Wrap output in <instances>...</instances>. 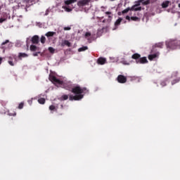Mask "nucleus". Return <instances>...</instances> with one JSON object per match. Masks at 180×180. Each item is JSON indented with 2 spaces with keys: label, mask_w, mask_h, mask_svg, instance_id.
<instances>
[{
  "label": "nucleus",
  "mask_w": 180,
  "mask_h": 180,
  "mask_svg": "<svg viewBox=\"0 0 180 180\" xmlns=\"http://www.w3.org/2000/svg\"><path fill=\"white\" fill-rule=\"evenodd\" d=\"M68 99V95L65 94L60 97L61 101H67Z\"/></svg>",
  "instance_id": "nucleus-27"
},
{
  "label": "nucleus",
  "mask_w": 180,
  "mask_h": 180,
  "mask_svg": "<svg viewBox=\"0 0 180 180\" xmlns=\"http://www.w3.org/2000/svg\"><path fill=\"white\" fill-rule=\"evenodd\" d=\"M50 11H49V10H46V13H45V16H47V15H49V13Z\"/></svg>",
  "instance_id": "nucleus-42"
},
{
  "label": "nucleus",
  "mask_w": 180,
  "mask_h": 180,
  "mask_svg": "<svg viewBox=\"0 0 180 180\" xmlns=\"http://www.w3.org/2000/svg\"><path fill=\"white\" fill-rule=\"evenodd\" d=\"M118 15L120 16V15H122V12H118Z\"/></svg>",
  "instance_id": "nucleus-46"
},
{
  "label": "nucleus",
  "mask_w": 180,
  "mask_h": 180,
  "mask_svg": "<svg viewBox=\"0 0 180 180\" xmlns=\"http://www.w3.org/2000/svg\"><path fill=\"white\" fill-rule=\"evenodd\" d=\"M141 4H142V5H150V0H140Z\"/></svg>",
  "instance_id": "nucleus-17"
},
{
  "label": "nucleus",
  "mask_w": 180,
  "mask_h": 180,
  "mask_svg": "<svg viewBox=\"0 0 180 180\" xmlns=\"http://www.w3.org/2000/svg\"><path fill=\"white\" fill-rule=\"evenodd\" d=\"M40 41L41 44H44V43H46V37L41 36L40 39Z\"/></svg>",
  "instance_id": "nucleus-25"
},
{
  "label": "nucleus",
  "mask_w": 180,
  "mask_h": 180,
  "mask_svg": "<svg viewBox=\"0 0 180 180\" xmlns=\"http://www.w3.org/2000/svg\"><path fill=\"white\" fill-rule=\"evenodd\" d=\"M1 105H2V106H5L6 105V103L1 101Z\"/></svg>",
  "instance_id": "nucleus-43"
},
{
  "label": "nucleus",
  "mask_w": 180,
  "mask_h": 180,
  "mask_svg": "<svg viewBox=\"0 0 180 180\" xmlns=\"http://www.w3.org/2000/svg\"><path fill=\"white\" fill-rule=\"evenodd\" d=\"M122 20H123V18H119L115 22V27H117V26L120 25V23H122Z\"/></svg>",
  "instance_id": "nucleus-12"
},
{
  "label": "nucleus",
  "mask_w": 180,
  "mask_h": 180,
  "mask_svg": "<svg viewBox=\"0 0 180 180\" xmlns=\"http://www.w3.org/2000/svg\"><path fill=\"white\" fill-rule=\"evenodd\" d=\"M88 4H89V0H80L77 2V6L81 8L82 6H86Z\"/></svg>",
  "instance_id": "nucleus-8"
},
{
  "label": "nucleus",
  "mask_w": 180,
  "mask_h": 180,
  "mask_svg": "<svg viewBox=\"0 0 180 180\" xmlns=\"http://www.w3.org/2000/svg\"><path fill=\"white\" fill-rule=\"evenodd\" d=\"M64 30H71V28L70 27H65Z\"/></svg>",
  "instance_id": "nucleus-40"
},
{
  "label": "nucleus",
  "mask_w": 180,
  "mask_h": 180,
  "mask_svg": "<svg viewBox=\"0 0 180 180\" xmlns=\"http://www.w3.org/2000/svg\"><path fill=\"white\" fill-rule=\"evenodd\" d=\"M48 50H49V51L50 53H51L52 54H54V51H56V49H54V48H53V47H49V48L48 49Z\"/></svg>",
  "instance_id": "nucleus-30"
},
{
  "label": "nucleus",
  "mask_w": 180,
  "mask_h": 180,
  "mask_svg": "<svg viewBox=\"0 0 180 180\" xmlns=\"http://www.w3.org/2000/svg\"><path fill=\"white\" fill-rule=\"evenodd\" d=\"M49 110H56V111H57V109H56L55 105H51L49 106Z\"/></svg>",
  "instance_id": "nucleus-32"
},
{
  "label": "nucleus",
  "mask_w": 180,
  "mask_h": 180,
  "mask_svg": "<svg viewBox=\"0 0 180 180\" xmlns=\"http://www.w3.org/2000/svg\"><path fill=\"white\" fill-rule=\"evenodd\" d=\"M166 46L169 50H175L179 49L180 50V41L176 39H169L166 41Z\"/></svg>",
  "instance_id": "nucleus-1"
},
{
  "label": "nucleus",
  "mask_w": 180,
  "mask_h": 180,
  "mask_svg": "<svg viewBox=\"0 0 180 180\" xmlns=\"http://www.w3.org/2000/svg\"><path fill=\"white\" fill-rule=\"evenodd\" d=\"M38 102L41 105H44V103H46V99H44V98H41L38 99Z\"/></svg>",
  "instance_id": "nucleus-20"
},
{
  "label": "nucleus",
  "mask_w": 180,
  "mask_h": 180,
  "mask_svg": "<svg viewBox=\"0 0 180 180\" xmlns=\"http://www.w3.org/2000/svg\"><path fill=\"white\" fill-rule=\"evenodd\" d=\"M140 5H141V1H140V0L136 1L135 4L131 6V10L136 12H137V11H141V6H140Z\"/></svg>",
  "instance_id": "nucleus-5"
},
{
  "label": "nucleus",
  "mask_w": 180,
  "mask_h": 180,
  "mask_svg": "<svg viewBox=\"0 0 180 180\" xmlns=\"http://www.w3.org/2000/svg\"><path fill=\"white\" fill-rule=\"evenodd\" d=\"M77 1H78V0H66L65 1V4L66 5H71V4H75V2H77Z\"/></svg>",
  "instance_id": "nucleus-14"
},
{
  "label": "nucleus",
  "mask_w": 180,
  "mask_h": 180,
  "mask_svg": "<svg viewBox=\"0 0 180 180\" xmlns=\"http://www.w3.org/2000/svg\"><path fill=\"white\" fill-rule=\"evenodd\" d=\"M97 63L98 64H100V65H103V64L106 63V58H99L97 60Z\"/></svg>",
  "instance_id": "nucleus-11"
},
{
  "label": "nucleus",
  "mask_w": 180,
  "mask_h": 180,
  "mask_svg": "<svg viewBox=\"0 0 180 180\" xmlns=\"http://www.w3.org/2000/svg\"><path fill=\"white\" fill-rule=\"evenodd\" d=\"M54 34H56V32H48L45 34V36H46V37H53Z\"/></svg>",
  "instance_id": "nucleus-15"
},
{
  "label": "nucleus",
  "mask_w": 180,
  "mask_h": 180,
  "mask_svg": "<svg viewBox=\"0 0 180 180\" xmlns=\"http://www.w3.org/2000/svg\"><path fill=\"white\" fill-rule=\"evenodd\" d=\"M63 44H65V46H68V47H71V43L68 41V40H65Z\"/></svg>",
  "instance_id": "nucleus-26"
},
{
  "label": "nucleus",
  "mask_w": 180,
  "mask_h": 180,
  "mask_svg": "<svg viewBox=\"0 0 180 180\" xmlns=\"http://www.w3.org/2000/svg\"><path fill=\"white\" fill-rule=\"evenodd\" d=\"M111 1H115V0H111Z\"/></svg>",
  "instance_id": "nucleus-49"
},
{
  "label": "nucleus",
  "mask_w": 180,
  "mask_h": 180,
  "mask_svg": "<svg viewBox=\"0 0 180 180\" xmlns=\"http://www.w3.org/2000/svg\"><path fill=\"white\" fill-rule=\"evenodd\" d=\"M1 64H2V58L1 57H0V65H1Z\"/></svg>",
  "instance_id": "nucleus-44"
},
{
  "label": "nucleus",
  "mask_w": 180,
  "mask_h": 180,
  "mask_svg": "<svg viewBox=\"0 0 180 180\" xmlns=\"http://www.w3.org/2000/svg\"><path fill=\"white\" fill-rule=\"evenodd\" d=\"M131 58L133 60H136V64H147L148 63V60H147V57H142L140 53H134L131 56Z\"/></svg>",
  "instance_id": "nucleus-2"
},
{
  "label": "nucleus",
  "mask_w": 180,
  "mask_h": 180,
  "mask_svg": "<svg viewBox=\"0 0 180 180\" xmlns=\"http://www.w3.org/2000/svg\"><path fill=\"white\" fill-rule=\"evenodd\" d=\"M129 11H133L131 9V7H128L126 9H124V11H122V14L124 15V13H127Z\"/></svg>",
  "instance_id": "nucleus-19"
},
{
  "label": "nucleus",
  "mask_w": 180,
  "mask_h": 180,
  "mask_svg": "<svg viewBox=\"0 0 180 180\" xmlns=\"http://www.w3.org/2000/svg\"><path fill=\"white\" fill-rule=\"evenodd\" d=\"M131 20H133L134 22H140V18L139 17H131Z\"/></svg>",
  "instance_id": "nucleus-21"
},
{
  "label": "nucleus",
  "mask_w": 180,
  "mask_h": 180,
  "mask_svg": "<svg viewBox=\"0 0 180 180\" xmlns=\"http://www.w3.org/2000/svg\"><path fill=\"white\" fill-rule=\"evenodd\" d=\"M19 57H27V54H26L25 53H20Z\"/></svg>",
  "instance_id": "nucleus-34"
},
{
  "label": "nucleus",
  "mask_w": 180,
  "mask_h": 180,
  "mask_svg": "<svg viewBox=\"0 0 180 180\" xmlns=\"http://www.w3.org/2000/svg\"><path fill=\"white\" fill-rule=\"evenodd\" d=\"M105 15H108V20H112L113 19V16L112 15V12L110 11H106Z\"/></svg>",
  "instance_id": "nucleus-13"
},
{
  "label": "nucleus",
  "mask_w": 180,
  "mask_h": 180,
  "mask_svg": "<svg viewBox=\"0 0 180 180\" xmlns=\"http://www.w3.org/2000/svg\"><path fill=\"white\" fill-rule=\"evenodd\" d=\"M179 82V79H174L172 82V85H175V84H177V82Z\"/></svg>",
  "instance_id": "nucleus-33"
},
{
  "label": "nucleus",
  "mask_w": 180,
  "mask_h": 180,
  "mask_svg": "<svg viewBox=\"0 0 180 180\" xmlns=\"http://www.w3.org/2000/svg\"><path fill=\"white\" fill-rule=\"evenodd\" d=\"M179 8H180V4H178Z\"/></svg>",
  "instance_id": "nucleus-48"
},
{
  "label": "nucleus",
  "mask_w": 180,
  "mask_h": 180,
  "mask_svg": "<svg viewBox=\"0 0 180 180\" xmlns=\"http://www.w3.org/2000/svg\"><path fill=\"white\" fill-rule=\"evenodd\" d=\"M6 20V18H0V23H4V22H5Z\"/></svg>",
  "instance_id": "nucleus-36"
},
{
  "label": "nucleus",
  "mask_w": 180,
  "mask_h": 180,
  "mask_svg": "<svg viewBox=\"0 0 180 180\" xmlns=\"http://www.w3.org/2000/svg\"><path fill=\"white\" fill-rule=\"evenodd\" d=\"M8 64L10 65H11L12 67H13V65H15V64L13 63V61H12V60H8Z\"/></svg>",
  "instance_id": "nucleus-38"
},
{
  "label": "nucleus",
  "mask_w": 180,
  "mask_h": 180,
  "mask_svg": "<svg viewBox=\"0 0 180 180\" xmlns=\"http://www.w3.org/2000/svg\"><path fill=\"white\" fill-rule=\"evenodd\" d=\"M32 101H28V103L30 105H32Z\"/></svg>",
  "instance_id": "nucleus-45"
},
{
  "label": "nucleus",
  "mask_w": 180,
  "mask_h": 180,
  "mask_svg": "<svg viewBox=\"0 0 180 180\" xmlns=\"http://www.w3.org/2000/svg\"><path fill=\"white\" fill-rule=\"evenodd\" d=\"M169 6V1H164L162 4V8H168Z\"/></svg>",
  "instance_id": "nucleus-16"
},
{
  "label": "nucleus",
  "mask_w": 180,
  "mask_h": 180,
  "mask_svg": "<svg viewBox=\"0 0 180 180\" xmlns=\"http://www.w3.org/2000/svg\"><path fill=\"white\" fill-rule=\"evenodd\" d=\"M91 32H86L84 34V37L85 39H87L88 40H89V37H91Z\"/></svg>",
  "instance_id": "nucleus-29"
},
{
  "label": "nucleus",
  "mask_w": 180,
  "mask_h": 180,
  "mask_svg": "<svg viewBox=\"0 0 180 180\" xmlns=\"http://www.w3.org/2000/svg\"><path fill=\"white\" fill-rule=\"evenodd\" d=\"M82 98H84V95H75V96L70 95L69 96V101H81Z\"/></svg>",
  "instance_id": "nucleus-7"
},
{
  "label": "nucleus",
  "mask_w": 180,
  "mask_h": 180,
  "mask_svg": "<svg viewBox=\"0 0 180 180\" xmlns=\"http://www.w3.org/2000/svg\"><path fill=\"white\" fill-rule=\"evenodd\" d=\"M125 19H126L127 20H129V22H130V20H131V17H130V16H129V15H127L126 18H125Z\"/></svg>",
  "instance_id": "nucleus-37"
},
{
  "label": "nucleus",
  "mask_w": 180,
  "mask_h": 180,
  "mask_svg": "<svg viewBox=\"0 0 180 180\" xmlns=\"http://www.w3.org/2000/svg\"><path fill=\"white\" fill-rule=\"evenodd\" d=\"M122 64H124V65H130V63L127 62V60H122Z\"/></svg>",
  "instance_id": "nucleus-31"
},
{
  "label": "nucleus",
  "mask_w": 180,
  "mask_h": 180,
  "mask_svg": "<svg viewBox=\"0 0 180 180\" xmlns=\"http://www.w3.org/2000/svg\"><path fill=\"white\" fill-rule=\"evenodd\" d=\"M117 82L120 84H126L127 82V77L123 75H120L117 77Z\"/></svg>",
  "instance_id": "nucleus-6"
},
{
  "label": "nucleus",
  "mask_w": 180,
  "mask_h": 180,
  "mask_svg": "<svg viewBox=\"0 0 180 180\" xmlns=\"http://www.w3.org/2000/svg\"><path fill=\"white\" fill-rule=\"evenodd\" d=\"M39 54H40V52H35L33 53L34 57H37V56H39Z\"/></svg>",
  "instance_id": "nucleus-39"
},
{
  "label": "nucleus",
  "mask_w": 180,
  "mask_h": 180,
  "mask_svg": "<svg viewBox=\"0 0 180 180\" xmlns=\"http://www.w3.org/2000/svg\"><path fill=\"white\" fill-rule=\"evenodd\" d=\"M88 50V46H82L78 49V51H85Z\"/></svg>",
  "instance_id": "nucleus-28"
},
{
  "label": "nucleus",
  "mask_w": 180,
  "mask_h": 180,
  "mask_svg": "<svg viewBox=\"0 0 180 180\" xmlns=\"http://www.w3.org/2000/svg\"><path fill=\"white\" fill-rule=\"evenodd\" d=\"M49 81L53 84H55V85H63V81L57 79V77L53 75H49Z\"/></svg>",
  "instance_id": "nucleus-4"
},
{
  "label": "nucleus",
  "mask_w": 180,
  "mask_h": 180,
  "mask_svg": "<svg viewBox=\"0 0 180 180\" xmlns=\"http://www.w3.org/2000/svg\"><path fill=\"white\" fill-rule=\"evenodd\" d=\"M63 8L65 9V12H71L72 11V8L65 6H63Z\"/></svg>",
  "instance_id": "nucleus-22"
},
{
  "label": "nucleus",
  "mask_w": 180,
  "mask_h": 180,
  "mask_svg": "<svg viewBox=\"0 0 180 180\" xmlns=\"http://www.w3.org/2000/svg\"><path fill=\"white\" fill-rule=\"evenodd\" d=\"M160 56V52H156L155 53H153L148 56V58L150 61H153V60H155V58H158Z\"/></svg>",
  "instance_id": "nucleus-9"
},
{
  "label": "nucleus",
  "mask_w": 180,
  "mask_h": 180,
  "mask_svg": "<svg viewBox=\"0 0 180 180\" xmlns=\"http://www.w3.org/2000/svg\"><path fill=\"white\" fill-rule=\"evenodd\" d=\"M31 41L32 44H39V42L40 41V39L38 35H34L32 37Z\"/></svg>",
  "instance_id": "nucleus-10"
},
{
  "label": "nucleus",
  "mask_w": 180,
  "mask_h": 180,
  "mask_svg": "<svg viewBox=\"0 0 180 180\" xmlns=\"http://www.w3.org/2000/svg\"><path fill=\"white\" fill-rule=\"evenodd\" d=\"M24 105L25 104L23 103H20L18 105V109H23Z\"/></svg>",
  "instance_id": "nucleus-35"
},
{
  "label": "nucleus",
  "mask_w": 180,
  "mask_h": 180,
  "mask_svg": "<svg viewBox=\"0 0 180 180\" xmlns=\"http://www.w3.org/2000/svg\"><path fill=\"white\" fill-rule=\"evenodd\" d=\"M26 4H29L30 2H32V0H24Z\"/></svg>",
  "instance_id": "nucleus-41"
},
{
  "label": "nucleus",
  "mask_w": 180,
  "mask_h": 180,
  "mask_svg": "<svg viewBox=\"0 0 180 180\" xmlns=\"http://www.w3.org/2000/svg\"><path fill=\"white\" fill-rule=\"evenodd\" d=\"M60 108H61V109H63V108H64V105H63V104H61Z\"/></svg>",
  "instance_id": "nucleus-47"
},
{
  "label": "nucleus",
  "mask_w": 180,
  "mask_h": 180,
  "mask_svg": "<svg viewBox=\"0 0 180 180\" xmlns=\"http://www.w3.org/2000/svg\"><path fill=\"white\" fill-rule=\"evenodd\" d=\"M69 91H71L75 95H83L82 94H86V92H88V89H86V87L81 88L79 86L69 89Z\"/></svg>",
  "instance_id": "nucleus-3"
},
{
  "label": "nucleus",
  "mask_w": 180,
  "mask_h": 180,
  "mask_svg": "<svg viewBox=\"0 0 180 180\" xmlns=\"http://www.w3.org/2000/svg\"><path fill=\"white\" fill-rule=\"evenodd\" d=\"M30 50L31 51H36V50H37V46H36L35 45H31L30 46Z\"/></svg>",
  "instance_id": "nucleus-23"
},
{
  "label": "nucleus",
  "mask_w": 180,
  "mask_h": 180,
  "mask_svg": "<svg viewBox=\"0 0 180 180\" xmlns=\"http://www.w3.org/2000/svg\"><path fill=\"white\" fill-rule=\"evenodd\" d=\"M8 43H9L8 39H6L5 41L2 42L1 49H6L5 46H6V44H8Z\"/></svg>",
  "instance_id": "nucleus-18"
},
{
  "label": "nucleus",
  "mask_w": 180,
  "mask_h": 180,
  "mask_svg": "<svg viewBox=\"0 0 180 180\" xmlns=\"http://www.w3.org/2000/svg\"><path fill=\"white\" fill-rule=\"evenodd\" d=\"M156 47H158L159 49H162L164 46V44L162 42H160L155 44Z\"/></svg>",
  "instance_id": "nucleus-24"
}]
</instances>
